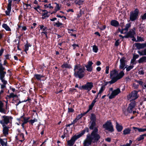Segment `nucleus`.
<instances>
[{
  "label": "nucleus",
  "mask_w": 146,
  "mask_h": 146,
  "mask_svg": "<svg viewBox=\"0 0 146 146\" xmlns=\"http://www.w3.org/2000/svg\"><path fill=\"white\" fill-rule=\"evenodd\" d=\"M98 132V128H95L90 134H88L86 135V139L84 141L83 146H90L92 143L97 142L101 138V136Z\"/></svg>",
  "instance_id": "1"
},
{
  "label": "nucleus",
  "mask_w": 146,
  "mask_h": 146,
  "mask_svg": "<svg viewBox=\"0 0 146 146\" xmlns=\"http://www.w3.org/2000/svg\"><path fill=\"white\" fill-rule=\"evenodd\" d=\"M74 70V75L75 77L81 79L84 76L85 73H84V71L78 66L75 65Z\"/></svg>",
  "instance_id": "2"
},
{
  "label": "nucleus",
  "mask_w": 146,
  "mask_h": 146,
  "mask_svg": "<svg viewBox=\"0 0 146 146\" xmlns=\"http://www.w3.org/2000/svg\"><path fill=\"white\" fill-rule=\"evenodd\" d=\"M13 117L10 116L3 115L1 117L0 120V124L2 126H7L9 123H11Z\"/></svg>",
  "instance_id": "3"
},
{
  "label": "nucleus",
  "mask_w": 146,
  "mask_h": 146,
  "mask_svg": "<svg viewBox=\"0 0 146 146\" xmlns=\"http://www.w3.org/2000/svg\"><path fill=\"white\" fill-rule=\"evenodd\" d=\"M139 13V11L137 8L135 9L133 11H131L130 13V21L133 22L137 19Z\"/></svg>",
  "instance_id": "4"
},
{
  "label": "nucleus",
  "mask_w": 146,
  "mask_h": 146,
  "mask_svg": "<svg viewBox=\"0 0 146 146\" xmlns=\"http://www.w3.org/2000/svg\"><path fill=\"white\" fill-rule=\"evenodd\" d=\"M93 87V83L92 82H87L84 85L80 86L79 89L81 90H87L88 92L90 91Z\"/></svg>",
  "instance_id": "5"
},
{
  "label": "nucleus",
  "mask_w": 146,
  "mask_h": 146,
  "mask_svg": "<svg viewBox=\"0 0 146 146\" xmlns=\"http://www.w3.org/2000/svg\"><path fill=\"white\" fill-rule=\"evenodd\" d=\"M102 127L104 128L106 130H108L111 132H113L114 131L113 126L110 120L107 121L103 125Z\"/></svg>",
  "instance_id": "6"
},
{
  "label": "nucleus",
  "mask_w": 146,
  "mask_h": 146,
  "mask_svg": "<svg viewBox=\"0 0 146 146\" xmlns=\"http://www.w3.org/2000/svg\"><path fill=\"white\" fill-rule=\"evenodd\" d=\"M121 91L119 88L114 90L112 91L111 95L109 96V98L110 99H112L114 98Z\"/></svg>",
  "instance_id": "7"
},
{
  "label": "nucleus",
  "mask_w": 146,
  "mask_h": 146,
  "mask_svg": "<svg viewBox=\"0 0 146 146\" xmlns=\"http://www.w3.org/2000/svg\"><path fill=\"white\" fill-rule=\"evenodd\" d=\"M126 58L125 57H123L120 60V65L119 66V68L120 69H122L123 70L126 68L125 63Z\"/></svg>",
  "instance_id": "8"
},
{
  "label": "nucleus",
  "mask_w": 146,
  "mask_h": 146,
  "mask_svg": "<svg viewBox=\"0 0 146 146\" xmlns=\"http://www.w3.org/2000/svg\"><path fill=\"white\" fill-rule=\"evenodd\" d=\"M79 138L77 135L73 136L70 139L67 141L68 145L69 146H72L74 144L76 140Z\"/></svg>",
  "instance_id": "9"
},
{
  "label": "nucleus",
  "mask_w": 146,
  "mask_h": 146,
  "mask_svg": "<svg viewBox=\"0 0 146 146\" xmlns=\"http://www.w3.org/2000/svg\"><path fill=\"white\" fill-rule=\"evenodd\" d=\"M5 68L1 69L0 71V80L1 82L7 81L5 80V76L6 74V72L5 70Z\"/></svg>",
  "instance_id": "10"
},
{
  "label": "nucleus",
  "mask_w": 146,
  "mask_h": 146,
  "mask_svg": "<svg viewBox=\"0 0 146 146\" xmlns=\"http://www.w3.org/2000/svg\"><path fill=\"white\" fill-rule=\"evenodd\" d=\"M138 92L136 90H134L131 92L127 96L128 97L130 98H132L133 100L136 99L138 98L137 96Z\"/></svg>",
  "instance_id": "11"
},
{
  "label": "nucleus",
  "mask_w": 146,
  "mask_h": 146,
  "mask_svg": "<svg viewBox=\"0 0 146 146\" xmlns=\"http://www.w3.org/2000/svg\"><path fill=\"white\" fill-rule=\"evenodd\" d=\"M40 29L42 30V32L41 33V35H43V34H45V36L47 39L48 38L47 32L46 31L48 29L46 27H44L43 25H39Z\"/></svg>",
  "instance_id": "12"
},
{
  "label": "nucleus",
  "mask_w": 146,
  "mask_h": 146,
  "mask_svg": "<svg viewBox=\"0 0 146 146\" xmlns=\"http://www.w3.org/2000/svg\"><path fill=\"white\" fill-rule=\"evenodd\" d=\"M16 140H19V141L22 142L25 139L24 134L23 133L19 134H17V135L15 137Z\"/></svg>",
  "instance_id": "13"
},
{
  "label": "nucleus",
  "mask_w": 146,
  "mask_h": 146,
  "mask_svg": "<svg viewBox=\"0 0 146 146\" xmlns=\"http://www.w3.org/2000/svg\"><path fill=\"white\" fill-rule=\"evenodd\" d=\"M3 133L5 136L7 137L9 134L10 127L8 126H3Z\"/></svg>",
  "instance_id": "14"
},
{
  "label": "nucleus",
  "mask_w": 146,
  "mask_h": 146,
  "mask_svg": "<svg viewBox=\"0 0 146 146\" xmlns=\"http://www.w3.org/2000/svg\"><path fill=\"white\" fill-rule=\"evenodd\" d=\"M135 102H132L129 105L127 108V112L129 113L132 112L133 109L135 108Z\"/></svg>",
  "instance_id": "15"
},
{
  "label": "nucleus",
  "mask_w": 146,
  "mask_h": 146,
  "mask_svg": "<svg viewBox=\"0 0 146 146\" xmlns=\"http://www.w3.org/2000/svg\"><path fill=\"white\" fill-rule=\"evenodd\" d=\"M135 34V32L134 30H131L129 31L127 34L124 36V37L126 38L133 37Z\"/></svg>",
  "instance_id": "16"
},
{
  "label": "nucleus",
  "mask_w": 146,
  "mask_h": 146,
  "mask_svg": "<svg viewBox=\"0 0 146 146\" xmlns=\"http://www.w3.org/2000/svg\"><path fill=\"white\" fill-rule=\"evenodd\" d=\"M89 131V128L87 127H86L83 130L81 131L77 135L79 138L82 137L86 132L88 133Z\"/></svg>",
  "instance_id": "17"
},
{
  "label": "nucleus",
  "mask_w": 146,
  "mask_h": 146,
  "mask_svg": "<svg viewBox=\"0 0 146 146\" xmlns=\"http://www.w3.org/2000/svg\"><path fill=\"white\" fill-rule=\"evenodd\" d=\"M3 103L2 101H0V112L5 114H7L8 113L9 111L7 112V111L5 109L3 108Z\"/></svg>",
  "instance_id": "18"
},
{
  "label": "nucleus",
  "mask_w": 146,
  "mask_h": 146,
  "mask_svg": "<svg viewBox=\"0 0 146 146\" xmlns=\"http://www.w3.org/2000/svg\"><path fill=\"white\" fill-rule=\"evenodd\" d=\"M135 46L137 49L139 50L141 49H142L146 47V43H137L135 44Z\"/></svg>",
  "instance_id": "19"
},
{
  "label": "nucleus",
  "mask_w": 146,
  "mask_h": 146,
  "mask_svg": "<svg viewBox=\"0 0 146 146\" xmlns=\"http://www.w3.org/2000/svg\"><path fill=\"white\" fill-rule=\"evenodd\" d=\"M7 138L1 139L0 138V143L2 146H7Z\"/></svg>",
  "instance_id": "20"
},
{
  "label": "nucleus",
  "mask_w": 146,
  "mask_h": 146,
  "mask_svg": "<svg viewBox=\"0 0 146 146\" xmlns=\"http://www.w3.org/2000/svg\"><path fill=\"white\" fill-rule=\"evenodd\" d=\"M110 25L115 27H117L119 25V22L115 20H112L110 22Z\"/></svg>",
  "instance_id": "21"
},
{
  "label": "nucleus",
  "mask_w": 146,
  "mask_h": 146,
  "mask_svg": "<svg viewBox=\"0 0 146 146\" xmlns=\"http://www.w3.org/2000/svg\"><path fill=\"white\" fill-rule=\"evenodd\" d=\"M26 43L24 46V51L26 53H27V51L29 50V47H31L32 45L28 43V41L27 40L26 41Z\"/></svg>",
  "instance_id": "22"
},
{
  "label": "nucleus",
  "mask_w": 146,
  "mask_h": 146,
  "mask_svg": "<svg viewBox=\"0 0 146 146\" xmlns=\"http://www.w3.org/2000/svg\"><path fill=\"white\" fill-rule=\"evenodd\" d=\"M116 128L117 131L119 132H121L123 129L122 125H120L117 121L116 122Z\"/></svg>",
  "instance_id": "23"
},
{
  "label": "nucleus",
  "mask_w": 146,
  "mask_h": 146,
  "mask_svg": "<svg viewBox=\"0 0 146 146\" xmlns=\"http://www.w3.org/2000/svg\"><path fill=\"white\" fill-rule=\"evenodd\" d=\"M61 67L63 69L64 68L70 69L72 68L71 66L67 63H64L61 66Z\"/></svg>",
  "instance_id": "24"
},
{
  "label": "nucleus",
  "mask_w": 146,
  "mask_h": 146,
  "mask_svg": "<svg viewBox=\"0 0 146 146\" xmlns=\"http://www.w3.org/2000/svg\"><path fill=\"white\" fill-rule=\"evenodd\" d=\"M91 124L89 127V129L90 130H94L95 128H98L96 127V122L93 121H91Z\"/></svg>",
  "instance_id": "25"
},
{
  "label": "nucleus",
  "mask_w": 146,
  "mask_h": 146,
  "mask_svg": "<svg viewBox=\"0 0 146 146\" xmlns=\"http://www.w3.org/2000/svg\"><path fill=\"white\" fill-rule=\"evenodd\" d=\"M116 76L118 80L121 78L124 75V73L123 70L121 71L119 74H117Z\"/></svg>",
  "instance_id": "26"
},
{
  "label": "nucleus",
  "mask_w": 146,
  "mask_h": 146,
  "mask_svg": "<svg viewBox=\"0 0 146 146\" xmlns=\"http://www.w3.org/2000/svg\"><path fill=\"white\" fill-rule=\"evenodd\" d=\"M48 13H50V12H48H48H46L43 13L42 14V19H44L48 17L50 15V14H48Z\"/></svg>",
  "instance_id": "27"
},
{
  "label": "nucleus",
  "mask_w": 146,
  "mask_h": 146,
  "mask_svg": "<svg viewBox=\"0 0 146 146\" xmlns=\"http://www.w3.org/2000/svg\"><path fill=\"white\" fill-rule=\"evenodd\" d=\"M133 129H134V130L136 131H138L139 132H143L146 131V129L145 128L143 129L139 128L137 127H133Z\"/></svg>",
  "instance_id": "28"
},
{
  "label": "nucleus",
  "mask_w": 146,
  "mask_h": 146,
  "mask_svg": "<svg viewBox=\"0 0 146 146\" xmlns=\"http://www.w3.org/2000/svg\"><path fill=\"white\" fill-rule=\"evenodd\" d=\"M117 71L115 69L111 71L110 73V78H111L114 75H117Z\"/></svg>",
  "instance_id": "29"
},
{
  "label": "nucleus",
  "mask_w": 146,
  "mask_h": 146,
  "mask_svg": "<svg viewBox=\"0 0 146 146\" xmlns=\"http://www.w3.org/2000/svg\"><path fill=\"white\" fill-rule=\"evenodd\" d=\"M139 63H142L143 62H146V56H143L140 58L138 60Z\"/></svg>",
  "instance_id": "30"
},
{
  "label": "nucleus",
  "mask_w": 146,
  "mask_h": 146,
  "mask_svg": "<svg viewBox=\"0 0 146 146\" xmlns=\"http://www.w3.org/2000/svg\"><path fill=\"white\" fill-rule=\"evenodd\" d=\"M3 28L7 31H11V29L9 26L6 24L3 23L2 25Z\"/></svg>",
  "instance_id": "31"
},
{
  "label": "nucleus",
  "mask_w": 146,
  "mask_h": 146,
  "mask_svg": "<svg viewBox=\"0 0 146 146\" xmlns=\"http://www.w3.org/2000/svg\"><path fill=\"white\" fill-rule=\"evenodd\" d=\"M59 19H58V21L57 22L54 23V24H53V25L54 27H62L61 25H62L63 24L60 22L59 21Z\"/></svg>",
  "instance_id": "32"
},
{
  "label": "nucleus",
  "mask_w": 146,
  "mask_h": 146,
  "mask_svg": "<svg viewBox=\"0 0 146 146\" xmlns=\"http://www.w3.org/2000/svg\"><path fill=\"white\" fill-rule=\"evenodd\" d=\"M90 119L91 120V121L96 122V117L95 115L93 113H92Z\"/></svg>",
  "instance_id": "33"
},
{
  "label": "nucleus",
  "mask_w": 146,
  "mask_h": 146,
  "mask_svg": "<svg viewBox=\"0 0 146 146\" xmlns=\"http://www.w3.org/2000/svg\"><path fill=\"white\" fill-rule=\"evenodd\" d=\"M70 1V0H63L62 3V4L66 5L68 7H70L71 5Z\"/></svg>",
  "instance_id": "34"
},
{
  "label": "nucleus",
  "mask_w": 146,
  "mask_h": 146,
  "mask_svg": "<svg viewBox=\"0 0 146 146\" xmlns=\"http://www.w3.org/2000/svg\"><path fill=\"white\" fill-rule=\"evenodd\" d=\"M43 77V76L40 74H35L34 76V77L38 80H40Z\"/></svg>",
  "instance_id": "35"
},
{
  "label": "nucleus",
  "mask_w": 146,
  "mask_h": 146,
  "mask_svg": "<svg viewBox=\"0 0 146 146\" xmlns=\"http://www.w3.org/2000/svg\"><path fill=\"white\" fill-rule=\"evenodd\" d=\"M7 96L8 97L9 99H11V98H14L15 97L18 98V96L16 94H14L13 93H11L9 95H7Z\"/></svg>",
  "instance_id": "36"
},
{
  "label": "nucleus",
  "mask_w": 146,
  "mask_h": 146,
  "mask_svg": "<svg viewBox=\"0 0 146 146\" xmlns=\"http://www.w3.org/2000/svg\"><path fill=\"white\" fill-rule=\"evenodd\" d=\"M111 78V80L110 81V84H112L115 83L118 80L116 76H114L112 78V77Z\"/></svg>",
  "instance_id": "37"
},
{
  "label": "nucleus",
  "mask_w": 146,
  "mask_h": 146,
  "mask_svg": "<svg viewBox=\"0 0 146 146\" xmlns=\"http://www.w3.org/2000/svg\"><path fill=\"white\" fill-rule=\"evenodd\" d=\"M77 1H75L74 3L76 5H78L80 6L81 5H82L83 4V3L84 2V0H78Z\"/></svg>",
  "instance_id": "38"
},
{
  "label": "nucleus",
  "mask_w": 146,
  "mask_h": 146,
  "mask_svg": "<svg viewBox=\"0 0 146 146\" xmlns=\"http://www.w3.org/2000/svg\"><path fill=\"white\" fill-rule=\"evenodd\" d=\"M3 83L2 84H0L1 85V89H3L6 88V85L7 84V81L1 82Z\"/></svg>",
  "instance_id": "39"
},
{
  "label": "nucleus",
  "mask_w": 146,
  "mask_h": 146,
  "mask_svg": "<svg viewBox=\"0 0 146 146\" xmlns=\"http://www.w3.org/2000/svg\"><path fill=\"white\" fill-rule=\"evenodd\" d=\"M137 52L140 56L146 55V48L141 51H138Z\"/></svg>",
  "instance_id": "40"
},
{
  "label": "nucleus",
  "mask_w": 146,
  "mask_h": 146,
  "mask_svg": "<svg viewBox=\"0 0 146 146\" xmlns=\"http://www.w3.org/2000/svg\"><path fill=\"white\" fill-rule=\"evenodd\" d=\"M130 129L129 128L125 129L123 131V134L124 135L128 134L130 133Z\"/></svg>",
  "instance_id": "41"
},
{
  "label": "nucleus",
  "mask_w": 146,
  "mask_h": 146,
  "mask_svg": "<svg viewBox=\"0 0 146 146\" xmlns=\"http://www.w3.org/2000/svg\"><path fill=\"white\" fill-rule=\"evenodd\" d=\"M98 50V47L96 45L93 46L92 50L95 53H97Z\"/></svg>",
  "instance_id": "42"
},
{
  "label": "nucleus",
  "mask_w": 146,
  "mask_h": 146,
  "mask_svg": "<svg viewBox=\"0 0 146 146\" xmlns=\"http://www.w3.org/2000/svg\"><path fill=\"white\" fill-rule=\"evenodd\" d=\"M105 87H104L103 86H102L101 87V88L99 91V92L98 93V94H100V96H101V94L105 90Z\"/></svg>",
  "instance_id": "43"
},
{
  "label": "nucleus",
  "mask_w": 146,
  "mask_h": 146,
  "mask_svg": "<svg viewBox=\"0 0 146 146\" xmlns=\"http://www.w3.org/2000/svg\"><path fill=\"white\" fill-rule=\"evenodd\" d=\"M74 110L71 107H70V106H69L68 108V113H74Z\"/></svg>",
  "instance_id": "44"
},
{
  "label": "nucleus",
  "mask_w": 146,
  "mask_h": 146,
  "mask_svg": "<svg viewBox=\"0 0 146 146\" xmlns=\"http://www.w3.org/2000/svg\"><path fill=\"white\" fill-rule=\"evenodd\" d=\"M37 121V119H36L35 118L34 119H31L29 120V124L33 125V123H34L35 122H36Z\"/></svg>",
  "instance_id": "45"
},
{
  "label": "nucleus",
  "mask_w": 146,
  "mask_h": 146,
  "mask_svg": "<svg viewBox=\"0 0 146 146\" xmlns=\"http://www.w3.org/2000/svg\"><path fill=\"white\" fill-rule=\"evenodd\" d=\"M93 63L91 61H89L88 62V64L87 65H86L85 66H88V67H92V65L93 64Z\"/></svg>",
  "instance_id": "46"
},
{
  "label": "nucleus",
  "mask_w": 146,
  "mask_h": 146,
  "mask_svg": "<svg viewBox=\"0 0 146 146\" xmlns=\"http://www.w3.org/2000/svg\"><path fill=\"white\" fill-rule=\"evenodd\" d=\"M134 67V66L133 65H130L128 67H127L126 68V70L127 72H129L130 71L131 69H133Z\"/></svg>",
  "instance_id": "47"
},
{
  "label": "nucleus",
  "mask_w": 146,
  "mask_h": 146,
  "mask_svg": "<svg viewBox=\"0 0 146 146\" xmlns=\"http://www.w3.org/2000/svg\"><path fill=\"white\" fill-rule=\"evenodd\" d=\"M21 118H23V123H24L25 124L27 123L28 122H29V120H27L26 119V117L24 116L23 115L22 116H21Z\"/></svg>",
  "instance_id": "48"
},
{
  "label": "nucleus",
  "mask_w": 146,
  "mask_h": 146,
  "mask_svg": "<svg viewBox=\"0 0 146 146\" xmlns=\"http://www.w3.org/2000/svg\"><path fill=\"white\" fill-rule=\"evenodd\" d=\"M55 4H56V6L55 8V9L56 10V11H58L60 9V7H59V4L57 3H55Z\"/></svg>",
  "instance_id": "49"
},
{
  "label": "nucleus",
  "mask_w": 146,
  "mask_h": 146,
  "mask_svg": "<svg viewBox=\"0 0 146 146\" xmlns=\"http://www.w3.org/2000/svg\"><path fill=\"white\" fill-rule=\"evenodd\" d=\"M144 139V137H143L142 135H140L139 137H138L137 139V140L138 141H140L141 140L143 139Z\"/></svg>",
  "instance_id": "50"
},
{
  "label": "nucleus",
  "mask_w": 146,
  "mask_h": 146,
  "mask_svg": "<svg viewBox=\"0 0 146 146\" xmlns=\"http://www.w3.org/2000/svg\"><path fill=\"white\" fill-rule=\"evenodd\" d=\"M86 70L89 72H91L93 70V67H88L86 66Z\"/></svg>",
  "instance_id": "51"
},
{
  "label": "nucleus",
  "mask_w": 146,
  "mask_h": 146,
  "mask_svg": "<svg viewBox=\"0 0 146 146\" xmlns=\"http://www.w3.org/2000/svg\"><path fill=\"white\" fill-rule=\"evenodd\" d=\"M131 27V25L129 23H128L126 24L124 30L125 31L128 30V29Z\"/></svg>",
  "instance_id": "52"
},
{
  "label": "nucleus",
  "mask_w": 146,
  "mask_h": 146,
  "mask_svg": "<svg viewBox=\"0 0 146 146\" xmlns=\"http://www.w3.org/2000/svg\"><path fill=\"white\" fill-rule=\"evenodd\" d=\"M76 66H78L79 67V68L82 69L84 71V73H85V71L86 70V69L84 67H83L80 64H77L76 65Z\"/></svg>",
  "instance_id": "53"
},
{
  "label": "nucleus",
  "mask_w": 146,
  "mask_h": 146,
  "mask_svg": "<svg viewBox=\"0 0 146 146\" xmlns=\"http://www.w3.org/2000/svg\"><path fill=\"white\" fill-rule=\"evenodd\" d=\"M141 18L142 21L146 19V11L145 13L141 17Z\"/></svg>",
  "instance_id": "54"
},
{
  "label": "nucleus",
  "mask_w": 146,
  "mask_h": 146,
  "mask_svg": "<svg viewBox=\"0 0 146 146\" xmlns=\"http://www.w3.org/2000/svg\"><path fill=\"white\" fill-rule=\"evenodd\" d=\"M94 105L92 104H91L89 106L88 109V110L89 111H90L92 110L93 108V107Z\"/></svg>",
  "instance_id": "55"
},
{
  "label": "nucleus",
  "mask_w": 146,
  "mask_h": 146,
  "mask_svg": "<svg viewBox=\"0 0 146 146\" xmlns=\"http://www.w3.org/2000/svg\"><path fill=\"white\" fill-rule=\"evenodd\" d=\"M5 60H10V58H11V55L9 54H7L5 56Z\"/></svg>",
  "instance_id": "56"
},
{
  "label": "nucleus",
  "mask_w": 146,
  "mask_h": 146,
  "mask_svg": "<svg viewBox=\"0 0 146 146\" xmlns=\"http://www.w3.org/2000/svg\"><path fill=\"white\" fill-rule=\"evenodd\" d=\"M82 117L83 116L81 113V114H79L76 117V118L78 121L79 119H81Z\"/></svg>",
  "instance_id": "57"
},
{
  "label": "nucleus",
  "mask_w": 146,
  "mask_h": 146,
  "mask_svg": "<svg viewBox=\"0 0 146 146\" xmlns=\"http://www.w3.org/2000/svg\"><path fill=\"white\" fill-rule=\"evenodd\" d=\"M72 46L73 47L74 50H75L77 47H79V46L78 44H72Z\"/></svg>",
  "instance_id": "58"
},
{
  "label": "nucleus",
  "mask_w": 146,
  "mask_h": 146,
  "mask_svg": "<svg viewBox=\"0 0 146 146\" xmlns=\"http://www.w3.org/2000/svg\"><path fill=\"white\" fill-rule=\"evenodd\" d=\"M123 113L126 116L128 115V113L127 111L125 109H123Z\"/></svg>",
  "instance_id": "59"
},
{
  "label": "nucleus",
  "mask_w": 146,
  "mask_h": 146,
  "mask_svg": "<svg viewBox=\"0 0 146 146\" xmlns=\"http://www.w3.org/2000/svg\"><path fill=\"white\" fill-rule=\"evenodd\" d=\"M135 81L138 83L141 86H143V82L142 81L136 80Z\"/></svg>",
  "instance_id": "60"
},
{
  "label": "nucleus",
  "mask_w": 146,
  "mask_h": 146,
  "mask_svg": "<svg viewBox=\"0 0 146 146\" xmlns=\"http://www.w3.org/2000/svg\"><path fill=\"white\" fill-rule=\"evenodd\" d=\"M1 57H0V69H3L5 68L3 66V64L2 63L1 60Z\"/></svg>",
  "instance_id": "61"
},
{
  "label": "nucleus",
  "mask_w": 146,
  "mask_h": 146,
  "mask_svg": "<svg viewBox=\"0 0 146 146\" xmlns=\"http://www.w3.org/2000/svg\"><path fill=\"white\" fill-rule=\"evenodd\" d=\"M109 67L108 66H107L106 67V70L105 71V73L106 74H108L109 73Z\"/></svg>",
  "instance_id": "62"
},
{
  "label": "nucleus",
  "mask_w": 146,
  "mask_h": 146,
  "mask_svg": "<svg viewBox=\"0 0 146 146\" xmlns=\"http://www.w3.org/2000/svg\"><path fill=\"white\" fill-rule=\"evenodd\" d=\"M135 60H136V59L133 58L131 60L130 63L131 64H135L136 63H135Z\"/></svg>",
  "instance_id": "63"
},
{
  "label": "nucleus",
  "mask_w": 146,
  "mask_h": 146,
  "mask_svg": "<svg viewBox=\"0 0 146 146\" xmlns=\"http://www.w3.org/2000/svg\"><path fill=\"white\" fill-rule=\"evenodd\" d=\"M119 39H118L115 41V45L116 46H119Z\"/></svg>",
  "instance_id": "64"
}]
</instances>
